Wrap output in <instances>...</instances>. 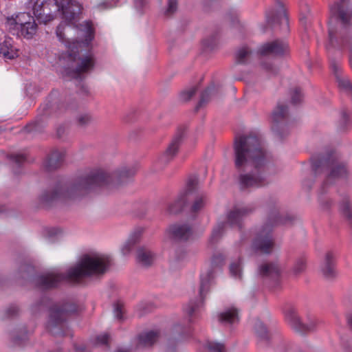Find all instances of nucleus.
<instances>
[{"label": "nucleus", "mask_w": 352, "mask_h": 352, "mask_svg": "<svg viewBox=\"0 0 352 352\" xmlns=\"http://www.w3.org/2000/svg\"><path fill=\"white\" fill-rule=\"evenodd\" d=\"M234 165L239 170L254 168L250 173L242 174L239 177L241 188L259 187L265 184V177L262 171L270 160L269 155L256 135L236 137L234 145Z\"/></svg>", "instance_id": "obj_1"}, {"label": "nucleus", "mask_w": 352, "mask_h": 352, "mask_svg": "<svg viewBox=\"0 0 352 352\" xmlns=\"http://www.w3.org/2000/svg\"><path fill=\"white\" fill-rule=\"evenodd\" d=\"M56 36L67 49V55L63 58L67 60L68 69L74 77L77 78L93 69V56L81 54L82 49L88 46L94 37L91 23L85 21L78 25L74 23L69 25L61 23L57 27Z\"/></svg>", "instance_id": "obj_2"}, {"label": "nucleus", "mask_w": 352, "mask_h": 352, "mask_svg": "<svg viewBox=\"0 0 352 352\" xmlns=\"http://www.w3.org/2000/svg\"><path fill=\"white\" fill-rule=\"evenodd\" d=\"M125 175V171L110 174L101 170H93L69 183L57 184L50 190L43 192L41 196V200L47 203L56 200L63 201L75 200L87 194L97 186L111 182L118 183L120 178Z\"/></svg>", "instance_id": "obj_3"}, {"label": "nucleus", "mask_w": 352, "mask_h": 352, "mask_svg": "<svg viewBox=\"0 0 352 352\" xmlns=\"http://www.w3.org/2000/svg\"><path fill=\"white\" fill-rule=\"evenodd\" d=\"M111 263L109 256L94 253L84 255L74 265L69 267L65 274L58 270L49 271L36 280V284L41 289L56 287L63 280L78 282L81 279L94 274H102Z\"/></svg>", "instance_id": "obj_4"}, {"label": "nucleus", "mask_w": 352, "mask_h": 352, "mask_svg": "<svg viewBox=\"0 0 352 352\" xmlns=\"http://www.w3.org/2000/svg\"><path fill=\"white\" fill-rule=\"evenodd\" d=\"M329 38L325 45L329 53L347 50L352 67V10L349 9L346 0L330 6Z\"/></svg>", "instance_id": "obj_5"}, {"label": "nucleus", "mask_w": 352, "mask_h": 352, "mask_svg": "<svg viewBox=\"0 0 352 352\" xmlns=\"http://www.w3.org/2000/svg\"><path fill=\"white\" fill-rule=\"evenodd\" d=\"M29 6L39 23H47L60 16L72 22L81 12V5L75 0H36Z\"/></svg>", "instance_id": "obj_6"}, {"label": "nucleus", "mask_w": 352, "mask_h": 352, "mask_svg": "<svg viewBox=\"0 0 352 352\" xmlns=\"http://www.w3.org/2000/svg\"><path fill=\"white\" fill-rule=\"evenodd\" d=\"M214 274V270L210 267L201 272L200 275L199 297L195 300H190L184 307V311L190 318V321L199 316L204 304V298L209 291Z\"/></svg>", "instance_id": "obj_7"}, {"label": "nucleus", "mask_w": 352, "mask_h": 352, "mask_svg": "<svg viewBox=\"0 0 352 352\" xmlns=\"http://www.w3.org/2000/svg\"><path fill=\"white\" fill-rule=\"evenodd\" d=\"M76 311V307L72 304H65L61 307L53 306L50 309L49 317L46 323L47 329L55 336L65 334L67 327L66 318L68 313Z\"/></svg>", "instance_id": "obj_8"}, {"label": "nucleus", "mask_w": 352, "mask_h": 352, "mask_svg": "<svg viewBox=\"0 0 352 352\" xmlns=\"http://www.w3.org/2000/svg\"><path fill=\"white\" fill-rule=\"evenodd\" d=\"M285 318L290 327L300 333H305L314 331L317 326V320L314 318H308L307 322L302 321L296 309L292 306L285 307Z\"/></svg>", "instance_id": "obj_9"}, {"label": "nucleus", "mask_w": 352, "mask_h": 352, "mask_svg": "<svg viewBox=\"0 0 352 352\" xmlns=\"http://www.w3.org/2000/svg\"><path fill=\"white\" fill-rule=\"evenodd\" d=\"M246 213L247 210L245 208H235L232 210L228 215L227 223L218 225L213 230L210 239V242L211 243H214L217 241L222 235L223 229L227 225L240 228L242 219Z\"/></svg>", "instance_id": "obj_10"}, {"label": "nucleus", "mask_w": 352, "mask_h": 352, "mask_svg": "<svg viewBox=\"0 0 352 352\" xmlns=\"http://www.w3.org/2000/svg\"><path fill=\"white\" fill-rule=\"evenodd\" d=\"M272 228L265 226L262 228L256 234L252 243L254 250L264 254H270L274 247V241L272 237Z\"/></svg>", "instance_id": "obj_11"}, {"label": "nucleus", "mask_w": 352, "mask_h": 352, "mask_svg": "<svg viewBox=\"0 0 352 352\" xmlns=\"http://www.w3.org/2000/svg\"><path fill=\"white\" fill-rule=\"evenodd\" d=\"M15 26L20 30L21 35L28 38L35 34L37 28L33 17L26 12L21 13L16 16Z\"/></svg>", "instance_id": "obj_12"}, {"label": "nucleus", "mask_w": 352, "mask_h": 352, "mask_svg": "<svg viewBox=\"0 0 352 352\" xmlns=\"http://www.w3.org/2000/svg\"><path fill=\"white\" fill-rule=\"evenodd\" d=\"M287 43L283 40L277 39L261 45L258 50V52L261 55H281L287 52Z\"/></svg>", "instance_id": "obj_13"}, {"label": "nucleus", "mask_w": 352, "mask_h": 352, "mask_svg": "<svg viewBox=\"0 0 352 352\" xmlns=\"http://www.w3.org/2000/svg\"><path fill=\"white\" fill-rule=\"evenodd\" d=\"M191 234L192 230L186 224L171 226L166 232L167 239L186 240L189 239Z\"/></svg>", "instance_id": "obj_14"}, {"label": "nucleus", "mask_w": 352, "mask_h": 352, "mask_svg": "<svg viewBox=\"0 0 352 352\" xmlns=\"http://www.w3.org/2000/svg\"><path fill=\"white\" fill-rule=\"evenodd\" d=\"M219 322L225 326H234L239 322V314L238 309L234 307L225 309L217 315Z\"/></svg>", "instance_id": "obj_15"}, {"label": "nucleus", "mask_w": 352, "mask_h": 352, "mask_svg": "<svg viewBox=\"0 0 352 352\" xmlns=\"http://www.w3.org/2000/svg\"><path fill=\"white\" fill-rule=\"evenodd\" d=\"M0 56L5 60H12L19 56V49L10 37L0 42Z\"/></svg>", "instance_id": "obj_16"}, {"label": "nucleus", "mask_w": 352, "mask_h": 352, "mask_svg": "<svg viewBox=\"0 0 352 352\" xmlns=\"http://www.w3.org/2000/svg\"><path fill=\"white\" fill-rule=\"evenodd\" d=\"M331 68L334 72L338 86L349 94H352V85L347 76L342 74V66L340 63L332 61Z\"/></svg>", "instance_id": "obj_17"}, {"label": "nucleus", "mask_w": 352, "mask_h": 352, "mask_svg": "<svg viewBox=\"0 0 352 352\" xmlns=\"http://www.w3.org/2000/svg\"><path fill=\"white\" fill-rule=\"evenodd\" d=\"M181 138L176 136L168 145L164 153L158 158L159 166H164L168 164L176 155L180 144Z\"/></svg>", "instance_id": "obj_18"}, {"label": "nucleus", "mask_w": 352, "mask_h": 352, "mask_svg": "<svg viewBox=\"0 0 352 352\" xmlns=\"http://www.w3.org/2000/svg\"><path fill=\"white\" fill-rule=\"evenodd\" d=\"M195 179H190L188 182V190L184 194H181L178 198L168 206L170 213H177L180 211L186 203V196L192 190V187L195 183Z\"/></svg>", "instance_id": "obj_19"}, {"label": "nucleus", "mask_w": 352, "mask_h": 352, "mask_svg": "<svg viewBox=\"0 0 352 352\" xmlns=\"http://www.w3.org/2000/svg\"><path fill=\"white\" fill-rule=\"evenodd\" d=\"M279 272V267L277 264L273 263H264L259 265L258 269V273L261 276L270 278H276Z\"/></svg>", "instance_id": "obj_20"}, {"label": "nucleus", "mask_w": 352, "mask_h": 352, "mask_svg": "<svg viewBox=\"0 0 352 352\" xmlns=\"http://www.w3.org/2000/svg\"><path fill=\"white\" fill-rule=\"evenodd\" d=\"M322 274L329 279L336 276V271L333 265V255L331 252L326 254L324 260L321 265Z\"/></svg>", "instance_id": "obj_21"}, {"label": "nucleus", "mask_w": 352, "mask_h": 352, "mask_svg": "<svg viewBox=\"0 0 352 352\" xmlns=\"http://www.w3.org/2000/svg\"><path fill=\"white\" fill-rule=\"evenodd\" d=\"M266 21L267 23L270 26L278 23L280 24L283 28L287 29L288 27V19L284 10H281L276 14L274 12L267 13Z\"/></svg>", "instance_id": "obj_22"}, {"label": "nucleus", "mask_w": 352, "mask_h": 352, "mask_svg": "<svg viewBox=\"0 0 352 352\" xmlns=\"http://www.w3.org/2000/svg\"><path fill=\"white\" fill-rule=\"evenodd\" d=\"M158 338V333L156 331H150L142 333L138 337V346L146 347L153 345Z\"/></svg>", "instance_id": "obj_23"}, {"label": "nucleus", "mask_w": 352, "mask_h": 352, "mask_svg": "<svg viewBox=\"0 0 352 352\" xmlns=\"http://www.w3.org/2000/svg\"><path fill=\"white\" fill-rule=\"evenodd\" d=\"M346 175V169L342 164L333 162L331 164V171L328 175L327 182H331L332 180L344 177Z\"/></svg>", "instance_id": "obj_24"}, {"label": "nucleus", "mask_w": 352, "mask_h": 352, "mask_svg": "<svg viewBox=\"0 0 352 352\" xmlns=\"http://www.w3.org/2000/svg\"><path fill=\"white\" fill-rule=\"evenodd\" d=\"M154 254L148 250L141 248L137 252V260L144 266L150 265L154 261Z\"/></svg>", "instance_id": "obj_25"}, {"label": "nucleus", "mask_w": 352, "mask_h": 352, "mask_svg": "<svg viewBox=\"0 0 352 352\" xmlns=\"http://www.w3.org/2000/svg\"><path fill=\"white\" fill-rule=\"evenodd\" d=\"M64 155L65 154L63 151H54L52 152L47 162V168L49 169H54L58 167L63 160Z\"/></svg>", "instance_id": "obj_26"}, {"label": "nucleus", "mask_w": 352, "mask_h": 352, "mask_svg": "<svg viewBox=\"0 0 352 352\" xmlns=\"http://www.w3.org/2000/svg\"><path fill=\"white\" fill-rule=\"evenodd\" d=\"M287 115V107L283 104H278L272 113V119L274 122L278 123L284 120Z\"/></svg>", "instance_id": "obj_27"}, {"label": "nucleus", "mask_w": 352, "mask_h": 352, "mask_svg": "<svg viewBox=\"0 0 352 352\" xmlns=\"http://www.w3.org/2000/svg\"><path fill=\"white\" fill-rule=\"evenodd\" d=\"M256 333L262 339L267 338V331L263 323L259 320H256L254 324Z\"/></svg>", "instance_id": "obj_28"}, {"label": "nucleus", "mask_w": 352, "mask_h": 352, "mask_svg": "<svg viewBox=\"0 0 352 352\" xmlns=\"http://www.w3.org/2000/svg\"><path fill=\"white\" fill-rule=\"evenodd\" d=\"M138 241V236H131L122 246L121 250L124 255L130 253L134 245Z\"/></svg>", "instance_id": "obj_29"}, {"label": "nucleus", "mask_w": 352, "mask_h": 352, "mask_svg": "<svg viewBox=\"0 0 352 352\" xmlns=\"http://www.w3.org/2000/svg\"><path fill=\"white\" fill-rule=\"evenodd\" d=\"M250 55V50L247 47L240 48L236 54V61L239 63L246 62Z\"/></svg>", "instance_id": "obj_30"}, {"label": "nucleus", "mask_w": 352, "mask_h": 352, "mask_svg": "<svg viewBox=\"0 0 352 352\" xmlns=\"http://www.w3.org/2000/svg\"><path fill=\"white\" fill-rule=\"evenodd\" d=\"M230 272L231 275L236 278L241 277V261L232 263L230 265Z\"/></svg>", "instance_id": "obj_31"}, {"label": "nucleus", "mask_w": 352, "mask_h": 352, "mask_svg": "<svg viewBox=\"0 0 352 352\" xmlns=\"http://www.w3.org/2000/svg\"><path fill=\"white\" fill-rule=\"evenodd\" d=\"M206 347L210 352H225V347L223 344L209 341L206 344Z\"/></svg>", "instance_id": "obj_32"}, {"label": "nucleus", "mask_w": 352, "mask_h": 352, "mask_svg": "<svg viewBox=\"0 0 352 352\" xmlns=\"http://www.w3.org/2000/svg\"><path fill=\"white\" fill-rule=\"evenodd\" d=\"M78 125L85 126L92 122L93 118L89 113L79 114L76 118Z\"/></svg>", "instance_id": "obj_33"}, {"label": "nucleus", "mask_w": 352, "mask_h": 352, "mask_svg": "<svg viewBox=\"0 0 352 352\" xmlns=\"http://www.w3.org/2000/svg\"><path fill=\"white\" fill-rule=\"evenodd\" d=\"M306 267V259L305 258H300L296 260L293 270L296 274L302 272Z\"/></svg>", "instance_id": "obj_34"}, {"label": "nucleus", "mask_w": 352, "mask_h": 352, "mask_svg": "<svg viewBox=\"0 0 352 352\" xmlns=\"http://www.w3.org/2000/svg\"><path fill=\"white\" fill-rule=\"evenodd\" d=\"M196 91H197V89L194 87L183 91L180 94V99L182 101H188L192 97V96H194Z\"/></svg>", "instance_id": "obj_35"}, {"label": "nucleus", "mask_w": 352, "mask_h": 352, "mask_svg": "<svg viewBox=\"0 0 352 352\" xmlns=\"http://www.w3.org/2000/svg\"><path fill=\"white\" fill-rule=\"evenodd\" d=\"M134 8L140 14L147 9V3L145 0H134Z\"/></svg>", "instance_id": "obj_36"}, {"label": "nucleus", "mask_w": 352, "mask_h": 352, "mask_svg": "<svg viewBox=\"0 0 352 352\" xmlns=\"http://www.w3.org/2000/svg\"><path fill=\"white\" fill-rule=\"evenodd\" d=\"M302 99V94L301 91L298 88L294 89L292 92V102L294 104H298L301 102Z\"/></svg>", "instance_id": "obj_37"}, {"label": "nucleus", "mask_w": 352, "mask_h": 352, "mask_svg": "<svg viewBox=\"0 0 352 352\" xmlns=\"http://www.w3.org/2000/svg\"><path fill=\"white\" fill-rule=\"evenodd\" d=\"M205 204V199L203 197H197L192 206V210L193 212H197L198 210H199L201 208H202L204 207Z\"/></svg>", "instance_id": "obj_38"}, {"label": "nucleus", "mask_w": 352, "mask_h": 352, "mask_svg": "<svg viewBox=\"0 0 352 352\" xmlns=\"http://www.w3.org/2000/svg\"><path fill=\"white\" fill-rule=\"evenodd\" d=\"M177 8V0H168V7L166 10V14H171L174 13Z\"/></svg>", "instance_id": "obj_39"}, {"label": "nucleus", "mask_w": 352, "mask_h": 352, "mask_svg": "<svg viewBox=\"0 0 352 352\" xmlns=\"http://www.w3.org/2000/svg\"><path fill=\"white\" fill-rule=\"evenodd\" d=\"M340 210L347 218H351V212L350 211L349 205L347 200L343 201V202L340 204Z\"/></svg>", "instance_id": "obj_40"}, {"label": "nucleus", "mask_w": 352, "mask_h": 352, "mask_svg": "<svg viewBox=\"0 0 352 352\" xmlns=\"http://www.w3.org/2000/svg\"><path fill=\"white\" fill-rule=\"evenodd\" d=\"M109 337L108 334H107V333L101 334L96 338V344H102V345L107 344V343L109 342Z\"/></svg>", "instance_id": "obj_41"}, {"label": "nucleus", "mask_w": 352, "mask_h": 352, "mask_svg": "<svg viewBox=\"0 0 352 352\" xmlns=\"http://www.w3.org/2000/svg\"><path fill=\"white\" fill-rule=\"evenodd\" d=\"M224 258L223 256L221 254H217L213 256L212 260V265H219L223 263Z\"/></svg>", "instance_id": "obj_42"}, {"label": "nucleus", "mask_w": 352, "mask_h": 352, "mask_svg": "<svg viewBox=\"0 0 352 352\" xmlns=\"http://www.w3.org/2000/svg\"><path fill=\"white\" fill-rule=\"evenodd\" d=\"M114 316L116 318L121 320L122 318V310L121 305L116 304L114 305L113 309Z\"/></svg>", "instance_id": "obj_43"}, {"label": "nucleus", "mask_w": 352, "mask_h": 352, "mask_svg": "<svg viewBox=\"0 0 352 352\" xmlns=\"http://www.w3.org/2000/svg\"><path fill=\"white\" fill-rule=\"evenodd\" d=\"M10 157L16 164H21L25 160V157L21 154L12 155Z\"/></svg>", "instance_id": "obj_44"}, {"label": "nucleus", "mask_w": 352, "mask_h": 352, "mask_svg": "<svg viewBox=\"0 0 352 352\" xmlns=\"http://www.w3.org/2000/svg\"><path fill=\"white\" fill-rule=\"evenodd\" d=\"M346 320L348 327L352 331V311L346 314Z\"/></svg>", "instance_id": "obj_45"}, {"label": "nucleus", "mask_w": 352, "mask_h": 352, "mask_svg": "<svg viewBox=\"0 0 352 352\" xmlns=\"http://www.w3.org/2000/svg\"><path fill=\"white\" fill-rule=\"evenodd\" d=\"M211 91V88H208V89H206L204 93H203L202 96H201V98L199 101V107H201L204 102H205V97L206 95L208 94L209 92H210Z\"/></svg>", "instance_id": "obj_46"}, {"label": "nucleus", "mask_w": 352, "mask_h": 352, "mask_svg": "<svg viewBox=\"0 0 352 352\" xmlns=\"http://www.w3.org/2000/svg\"><path fill=\"white\" fill-rule=\"evenodd\" d=\"M116 6V3H114L113 5L112 4H110L109 2L107 1H105V2H102L101 3L99 4V7L102 9V8H113V6Z\"/></svg>", "instance_id": "obj_47"}, {"label": "nucleus", "mask_w": 352, "mask_h": 352, "mask_svg": "<svg viewBox=\"0 0 352 352\" xmlns=\"http://www.w3.org/2000/svg\"><path fill=\"white\" fill-rule=\"evenodd\" d=\"M18 311L16 307H11L8 309V313L9 316H13L16 314Z\"/></svg>", "instance_id": "obj_48"}, {"label": "nucleus", "mask_w": 352, "mask_h": 352, "mask_svg": "<svg viewBox=\"0 0 352 352\" xmlns=\"http://www.w3.org/2000/svg\"><path fill=\"white\" fill-rule=\"evenodd\" d=\"M347 120V114L345 111L341 113V122L344 123Z\"/></svg>", "instance_id": "obj_49"}, {"label": "nucleus", "mask_w": 352, "mask_h": 352, "mask_svg": "<svg viewBox=\"0 0 352 352\" xmlns=\"http://www.w3.org/2000/svg\"><path fill=\"white\" fill-rule=\"evenodd\" d=\"M115 352H128V351H125V350H122V349H118V350L116 351Z\"/></svg>", "instance_id": "obj_50"}, {"label": "nucleus", "mask_w": 352, "mask_h": 352, "mask_svg": "<svg viewBox=\"0 0 352 352\" xmlns=\"http://www.w3.org/2000/svg\"><path fill=\"white\" fill-rule=\"evenodd\" d=\"M82 349H83V348H81V347L78 348V349H76V352H80V351Z\"/></svg>", "instance_id": "obj_51"}]
</instances>
